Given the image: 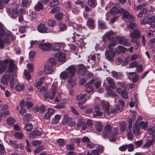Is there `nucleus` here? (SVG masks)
I'll return each mask as SVG.
<instances>
[{"label": "nucleus", "instance_id": "3c124183", "mask_svg": "<svg viewBox=\"0 0 155 155\" xmlns=\"http://www.w3.org/2000/svg\"><path fill=\"white\" fill-rule=\"evenodd\" d=\"M31 117V115L30 114H25L23 116L22 118L24 122L27 121L30 119Z\"/></svg>", "mask_w": 155, "mask_h": 155}, {"label": "nucleus", "instance_id": "e433bc0d", "mask_svg": "<svg viewBox=\"0 0 155 155\" xmlns=\"http://www.w3.org/2000/svg\"><path fill=\"white\" fill-rule=\"evenodd\" d=\"M45 79V78L44 77H42L39 79V80L37 82H36L35 85L36 87H40L42 83L43 82V81Z\"/></svg>", "mask_w": 155, "mask_h": 155}, {"label": "nucleus", "instance_id": "0eeeda50", "mask_svg": "<svg viewBox=\"0 0 155 155\" xmlns=\"http://www.w3.org/2000/svg\"><path fill=\"white\" fill-rule=\"evenodd\" d=\"M66 54L65 53L59 52L55 54L54 56L59 62H64L65 61Z\"/></svg>", "mask_w": 155, "mask_h": 155}, {"label": "nucleus", "instance_id": "f03ea898", "mask_svg": "<svg viewBox=\"0 0 155 155\" xmlns=\"http://www.w3.org/2000/svg\"><path fill=\"white\" fill-rule=\"evenodd\" d=\"M21 6L20 5H17L15 8H13L12 10L8 9L7 11L10 16L12 18H15L17 17L18 15V11H19L22 13L25 12L24 9L21 8Z\"/></svg>", "mask_w": 155, "mask_h": 155}, {"label": "nucleus", "instance_id": "8fccbe9b", "mask_svg": "<svg viewBox=\"0 0 155 155\" xmlns=\"http://www.w3.org/2000/svg\"><path fill=\"white\" fill-rule=\"evenodd\" d=\"M7 123L9 125H12L15 122V119L12 117H9L7 119Z\"/></svg>", "mask_w": 155, "mask_h": 155}, {"label": "nucleus", "instance_id": "c9c22d12", "mask_svg": "<svg viewBox=\"0 0 155 155\" xmlns=\"http://www.w3.org/2000/svg\"><path fill=\"white\" fill-rule=\"evenodd\" d=\"M154 141V139L153 138L151 140H147L145 144L142 146L143 147V148H149L151 145Z\"/></svg>", "mask_w": 155, "mask_h": 155}, {"label": "nucleus", "instance_id": "423d86ee", "mask_svg": "<svg viewBox=\"0 0 155 155\" xmlns=\"http://www.w3.org/2000/svg\"><path fill=\"white\" fill-rule=\"evenodd\" d=\"M17 69V66L15 64L14 61L12 59L10 60L8 68L6 71L9 72L11 74L16 71Z\"/></svg>", "mask_w": 155, "mask_h": 155}, {"label": "nucleus", "instance_id": "680f3d73", "mask_svg": "<svg viewBox=\"0 0 155 155\" xmlns=\"http://www.w3.org/2000/svg\"><path fill=\"white\" fill-rule=\"evenodd\" d=\"M127 27L128 28H130V29L133 30L136 27V25L135 23H134L133 21H131L130 22L128 25L127 26Z\"/></svg>", "mask_w": 155, "mask_h": 155}, {"label": "nucleus", "instance_id": "ea45409f", "mask_svg": "<svg viewBox=\"0 0 155 155\" xmlns=\"http://www.w3.org/2000/svg\"><path fill=\"white\" fill-rule=\"evenodd\" d=\"M33 126L29 123H27L25 125L24 129L27 131H30L33 129Z\"/></svg>", "mask_w": 155, "mask_h": 155}, {"label": "nucleus", "instance_id": "6e6d98bb", "mask_svg": "<svg viewBox=\"0 0 155 155\" xmlns=\"http://www.w3.org/2000/svg\"><path fill=\"white\" fill-rule=\"evenodd\" d=\"M71 141L72 143H76L78 144V145L79 146L81 142V139L80 138H73L71 139Z\"/></svg>", "mask_w": 155, "mask_h": 155}, {"label": "nucleus", "instance_id": "a211bd4d", "mask_svg": "<svg viewBox=\"0 0 155 155\" xmlns=\"http://www.w3.org/2000/svg\"><path fill=\"white\" fill-rule=\"evenodd\" d=\"M106 81L112 88L113 89H115L116 88L114 82V80L111 78H107L106 79Z\"/></svg>", "mask_w": 155, "mask_h": 155}, {"label": "nucleus", "instance_id": "7ed1b4c3", "mask_svg": "<svg viewBox=\"0 0 155 155\" xmlns=\"http://www.w3.org/2000/svg\"><path fill=\"white\" fill-rule=\"evenodd\" d=\"M11 76L12 75L10 73L6 71L1 78V82L5 85H7L11 78Z\"/></svg>", "mask_w": 155, "mask_h": 155}, {"label": "nucleus", "instance_id": "4c0bfd02", "mask_svg": "<svg viewBox=\"0 0 155 155\" xmlns=\"http://www.w3.org/2000/svg\"><path fill=\"white\" fill-rule=\"evenodd\" d=\"M87 3L90 7L93 8H95L97 5L96 0H88Z\"/></svg>", "mask_w": 155, "mask_h": 155}, {"label": "nucleus", "instance_id": "58836bf2", "mask_svg": "<svg viewBox=\"0 0 155 155\" xmlns=\"http://www.w3.org/2000/svg\"><path fill=\"white\" fill-rule=\"evenodd\" d=\"M98 25L99 27L102 29H104L107 28L106 24L105 23L103 22L101 20L98 21Z\"/></svg>", "mask_w": 155, "mask_h": 155}, {"label": "nucleus", "instance_id": "e2e57ef3", "mask_svg": "<svg viewBox=\"0 0 155 155\" xmlns=\"http://www.w3.org/2000/svg\"><path fill=\"white\" fill-rule=\"evenodd\" d=\"M41 144V141L38 140H34L33 141L31 142L32 145L34 147L38 146L40 145Z\"/></svg>", "mask_w": 155, "mask_h": 155}, {"label": "nucleus", "instance_id": "5701e85b", "mask_svg": "<svg viewBox=\"0 0 155 155\" xmlns=\"http://www.w3.org/2000/svg\"><path fill=\"white\" fill-rule=\"evenodd\" d=\"M78 72L82 75H84L86 72L87 69L86 67L83 64H80L78 66Z\"/></svg>", "mask_w": 155, "mask_h": 155}, {"label": "nucleus", "instance_id": "b1692460", "mask_svg": "<svg viewBox=\"0 0 155 155\" xmlns=\"http://www.w3.org/2000/svg\"><path fill=\"white\" fill-rule=\"evenodd\" d=\"M38 30L39 32L44 33L47 32L48 28L44 25L40 24L38 27Z\"/></svg>", "mask_w": 155, "mask_h": 155}, {"label": "nucleus", "instance_id": "4be33fe9", "mask_svg": "<svg viewBox=\"0 0 155 155\" xmlns=\"http://www.w3.org/2000/svg\"><path fill=\"white\" fill-rule=\"evenodd\" d=\"M45 108L43 105H42L40 107L38 106H35L33 108V110L34 112H39L41 113L45 112Z\"/></svg>", "mask_w": 155, "mask_h": 155}, {"label": "nucleus", "instance_id": "2eb2a0df", "mask_svg": "<svg viewBox=\"0 0 155 155\" xmlns=\"http://www.w3.org/2000/svg\"><path fill=\"white\" fill-rule=\"evenodd\" d=\"M104 150V147L102 146H100L95 149L92 150L91 153L93 155H99Z\"/></svg>", "mask_w": 155, "mask_h": 155}, {"label": "nucleus", "instance_id": "6e6552de", "mask_svg": "<svg viewBox=\"0 0 155 155\" xmlns=\"http://www.w3.org/2000/svg\"><path fill=\"white\" fill-rule=\"evenodd\" d=\"M8 144L16 149L20 148L21 149H23L24 147L21 143H17V141H13L10 140L8 141Z\"/></svg>", "mask_w": 155, "mask_h": 155}, {"label": "nucleus", "instance_id": "37998d69", "mask_svg": "<svg viewBox=\"0 0 155 155\" xmlns=\"http://www.w3.org/2000/svg\"><path fill=\"white\" fill-rule=\"evenodd\" d=\"M24 86L23 84H17L15 87V89L17 91H20L24 90Z\"/></svg>", "mask_w": 155, "mask_h": 155}, {"label": "nucleus", "instance_id": "c756f323", "mask_svg": "<svg viewBox=\"0 0 155 155\" xmlns=\"http://www.w3.org/2000/svg\"><path fill=\"white\" fill-rule=\"evenodd\" d=\"M55 95V94H53V93L51 91H50L49 92L45 94L44 97L46 99L49 98L51 100H52L54 98Z\"/></svg>", "mask_w": 155, "mask_h": 155}, {"label": "nucleus", "instance_id": "412c9836", "mask_svg": "<svg viewBox=\"0 0 155 155\" xmlns=\"http://www.w3.org/2000/svg\"><path fill=\"white\" fill-rule=\"evenodd\" d=\"M44 72L46 74H50L53 71V67L49 64L45 66Z\"/></svg>", "mask_w": 155, "mask_h": 155}, {"label": "nucleus", "instance_id": "7c9ffc66", "mask_svg": "<svg viewBox=\"0 0 155 155\" xmlns=\"http://www.w3.org/2000/svg\"><path fill=\"white\" fill-rule=\"evenodd\" d=\"M85 87H86V91L87 93L89 94H91L93 92L94 90V88L93 86L87 84Z\"/></svg>", "mask_w": 155, "mask_h": 155}, {"label": "nucleus", "instance_id": "4d7b16f0", "mask_svg": "<svg viewBox=\"0 0 155 155\" xmlns=\"http://www.w3.org/2000/svg\"><path fill=\"white\" fill-rule=\"evenodd\" d=\"M30 4V2L28 0H23L22 2V5L24 7H28Z\"/></svg>", "mask_w": 155, "mask_h": 155}, {"label": "nucleus", "instance_id": "de8ad7c7", "mask_svg": "<svg viewBox=\"0 0 155 155\" xmlns=\"http://www.w3.org/2000/svg\"><path fill=\"white\" fill-rule=\"evenodd\" d=\"M155 21V16H152L149 18L147 20V23L149 25H151Z\"/></svg>", "mask_w": 155, "mask_h": 155}, {"label": "nucleus", "instance_id": "ddd939ff", "mask_svg": "<svg viewBox=\"0 0 155 155\" xmlns=\"http://www.w3.org/2000/svg\"><path fill=\"white\" fill-rule=\"evenodd\" d=\"M66 70L70 75V78H72L75 76L76 69L74 65H71L69 66Z\"/></svg>", "mask_w": 155, "mask_h": 155}, {"label": "nucleus", "instance_id": "2f4dec72", "mask_svg": "<svg viewBox=\"0 0 155 155\" xmlns=\"http://www.w3.org/2000/svg\"><path fill=\"white\" fill-rule=\"evenodd\" d=\"M71 120V118L69 117L67 114H65L64 116V118L62 122L63 124H66L70 120Z\"/></svg>", "mask_w": 155, "mask_h": 155}, {"label": "nucleus", "instance_id": "9d476101", "mask_svg": "<svg viewBox=\"0 0 155 155\" xmlns=\"http://www.w3.org/2000/svg\"><path fill=\"white\" fill-rule=\"evenodd\" d=\"M65 46V44L62 42L55 43L54 44L52 48V50L54 51H58L61 48H63Z\"/></svg>", "mask_w": 155, "mask_h": 155}, {"label": "nucleus", "instance_id": "864d4df0", "mask_svg": "<svg viewBox=\"0 0 155 155\" xmlns=\"http://www.w3.org/2000/svg\"><path fill=\"white\" fill-rule=\"evenodd\" d=\"M47 23L49 26L53 27L55 25L56 21L54 20L51 19L48 20Z\"/></svg>", "mask_w": 155, "mask_h": 155}, {"label": "nucleus", "instance_id": "774afa93", "mask_svg": "<svg viewBox=\"0 0 155 155\" xmlns=\"http://www.w3.org/2000/svg\"><path fill=\"white\" fill-rule=\"evenodd\" d=\"M49 62L50 63V65L52 66L53 67L56 64V61L54 58H51L49 60Z\"/></svg>", "mask_w": 155, "mask_h": 155}, {"label": "nucleus", "instance_id": "cd10ccee", "mask_svg": "<svg viewBox=\"0 0 155 155\" xmlns=\"http://www.w3.org/2000/svg\"><path fill=\"white\" fill-rule=\"evenodd\" d=\"M114 33L112 31H108L106 33L104 37H106L108 40H112L113 39Z\"/></svg>", "mask_w": 155, "mask_h": 155}, {"label": "nucleus", "instance_id": "a18cd8bd", "mask_svg": "<svg viewBox=\"0 0 155 155\" xmlns=\"http://www.w3.org/2000/svg\"><path fill=\"white\" fill-rule=\"evenodd\" d=\"M43 8L42 4L40 2H38L34 7L35 10L37 11H39Z\"/></svg>", "mask_w": 155, "mask_h": 155}, {"label": "nucleus", "instance_id": "603ef678", "mask_svg": "<svg viewBox=\"0 0 155 155\" xmlns=\"http://www.w3.org/2000/svg\"><path fill=\"white\" fill-rule=\"evenodd\" d=\"M84 123V121L82 118H77V122L76 124L77 126L78 127H80Z\"/></svg>", "mask_w": 155, "mask_h": 155}, {"label": "nucleus", "instance_id": "f3484780", "mask_svg": "<svg viewBox=\"0 0 155 155\" xmlns=\"http://www.w3.org/2000/svg\"><path fill=\"white\" fill-rule=\"evenodd\" d=\"M133 132L136 136L140 134V131L138 123H135L134 124Z\"/></svg>", "mask_w": 155, "mask_h": 155}, {"label": "nucleus", "instance_id": "9b49d317", "mask_svg": "<svg viewBox=\"0 0 155 155\" xmlns=\"http://www.w3.org/2000/svg\"><path fill=\"white\" fill-rule=\"evenodd\" d=\"M105 58L110 61L113 60V58L115 56V52L110 50L106 51L105 52Z\"/></svg>", "mask_w": 155, "mask_h": 155}, {"label": "nucleus", "instance_id": "4468645a", "mask_svg": "<svg viewBox=\"0 0 155 155\" xmlns=\"http://www.w3.org/2000/svg\"><path fill=\"white\" fill-rule=\"evenodd\" d=\"M42 134V132L38 130H35L33 131L30 132L29 134V137L32 139L35 138L38 136H40Z\"/></svg>", "mask_w": 155, "mask_h": 155}, {"label": "nucleus", "instance_id": "0e129e2a", "mask_svg": "<svg viewBox=\"0 0 155 155\" xmlns=\"http://www.w3.org/2000/svg\"><path fill=\"white\" fill-rule=\"evenodd\" d=\"M24 74L27 80H29L30 79L31 75L28 71L25 70L24 71Z\"/></svg>", "mask_w": 155, "mask_h": 155}, {"label": "nucleus", "instance_id": "13d9d810", "mask_svg": "<svg viewBox=\"0 0 155 155\" xmlns=\"http://www.w3.org/2000/svg\"><path fill=\"white\" fill-rule=\"evenodd\" d=\"M71 25L74 29L80 31L82 28V27L80 25H78L77 24H76L75 23H73Z\"/></svg>", "mask_w": 155, "mask_h": 155}, {"label": "nucleus", "instance_id": "a19ab883", "mask_svg": "<svg viewBox=\"0 0 155 155\" xmlns=\"http://www.w3.org/2000/svg\"><path fill=\"white\" fill-rule=\"evenodd\" d=\"M148 122L147 121L144 122V121H141L139 123V125L140 127L143 129H146L147 127Z\"/></svg>", "mask_w": 155, "mask_h": 155}, {"label": "nucleus", "instance_id": "393cba45", "mask_svg": "<svg viewBox=\"0 0 155 155\" xmlns=\"http://www.w3.org/2000/svg\"><path fill=\"white\" fill-rule=\"evenodd\" d=\"M60 78L62 80H66L67 78H70V75L68 72L65 70L61 73L60 75Z\"/></svg>", "mask_w": 155, "mask_h": 155}, {"label": "nucleus", "instance_id": "49530a36", "mask_svg": "<svg viewBox=\"0 0 155 155\" xmlns=\"http://www.w3.org/2000/svg\"><path fill=\"white\" fill-rule=\"evenodd\" d=\"M44 149L43 146H40L35 148L34 150V153L37 154L42 151Z\"/></svg>", "mask_w": 155, "mask_h": 155}, {"label": "nucleus", "instance_id": "a878e982", "mask_svg": "<svg viewBox=\"0 0 155 155\" xmlns=\"http://www.w3.org/2000/svg\"><path fill=\"white\" fill-rule=\"evenodd\" d=\"M119 126L120 131L123 132L126 130L127 124L125 121H121L119 122Z\"/></svg>", "mask_w": 155, "mask_h": 155}, {"label": "nucleus", "instance_id": "dca6fc26", "mask_svg": "<svg viewBox=\"0 0 155 155\" xmlns=\"http://www.w3.org/2000/svg\"><path fill=\"white\" fill-rule=\"evenodd\" d=\"M86 25L91 29H93L95 26L94 20L92 18H89L87 21Z\"/></svg>", "mask_w": 155, "mask_h": 155}, {"label": "nucleus", "instance_id": "1a4fd4ad", "mask_svg": "<svg viewBox=\"0 0 155 155\" xmlns=\"http://www.w3.org/2000/svg\"><path fill=\"white\" fill-rule=\"evenodd\" d=\"M116 39L119 44H122L126 46H129L130 45V42H128V40L124 37L118 36Z\"/></svg>", "mask_w": 155, "mask_h": 155}, {"label": "nucleus", "instance_id": "c85d7f7f", "mask_svg": "<svg viewBox=\"0 0 155 155\" xmlns=\"http://www.w3.org/2000/svg\"><path fill=\"white\" fill-rule=\"evenodd\" d=\"M61 116L59 114H56L55 116L51 120V123L53 124H55L58 123L60 119L61 118Z\"/></svg>", "mask_w": 155, "mask_h": 155}, {"label": "nucleus", "instance_id": "bb28decb", "mask_svg": "<svg viewBox=\"0 0 155 155\" xmlns=\"http://www.w3.org/2000/svg\"><path fill=\"white\" fill-rule=\"evenodd\" d=\"M58 87V82H54L52 85L51 89L50 91L53 93V94H55L57 92Z\"/></svg>", "mask_w": 155, "mask_h": 155}, {"label": "nucleus", "instance_id": "f704fd0d", "mask_svg": "<svg viewBox=\"0 0 155 155\" xmlns=\"http://www.w3.org/2000/svg\"><path fill=\"white\" fill-rule=\"evenodd\" d=\"M111 112L113 113H116L118 111L120 112L119 105L117 104L114 106L111 109Z\"/></svg>", "mask_w": 155, "mask_h": 155}, {"label": "nucleus", "instance_id": "aec40b11", "mask_svg": "<svg viewBox=\"0 0 155 155\" xmlns=\"http://www.w3.org/2000/svg\"><path fill=\"white\" fill-rule=\"evenodd\" d=\"M112 77L116 80L121 79L122 77V75L120 72H117L114 71H111Z\"/></svg>", "mask_w": 155, "mask_h": 155}, {"label": "nucleus", "instance_id": "c03bdc74", "mask_svg": "<svg viewBox=\"0 0 155 155\" xmlns=\"http://www.w3.org/2000/svg\"><path fill=\"white\" fill-rule=\"evenodd\" d=\"M5 27L3 24L0 22V37H3L5 34V31L4 30Z\"/></svg>", "mask_w": 155, "mask_h": 155}, {"label": "nucleus", "instance_id": "338daca9", "mask_svg": "<svg viewBox=\"0 0 155 155\" xmlns=\"http://www.w3.org/2000/svg\"><path fill=\"white\" fill-rule=\"evenodd\" d=\"M6 68L5 65H3L2 64H0V75L5 71Z\"/></svg>", "mask_w": 155, "mask_h": 155}, {"label": "nucleus", "instance_id": "09e8293b", "mask_svg": "<svg viewBox=\"0 0 155 155\" xmlns=\"http://www.w3.org/2000/svg\"><path fill=\"white\" fill-rule=\"evenodd\" d=\"M15 138L18 139H21L24 137V135L21 132H16L14 134Z\"/></svg>", "mask_w": 155, "mask_h": 155}, {"label": "nucleus", "instance_id": "69168bd1", "mask_svg": "<svg viewBox=\"0 0 155 155\" xmlns=\"http://www.w3.org/2000/svg\"><path fill=\"white\" fill-rule=\"evenodd\" d=\"M86 94H79L76 96V99L77 100L80 101L83 99L86 96Z\"/></svg>", "mask_w": 155, "mask_h": 155}, {"label": "nucleus", "instance_id": "052dcab7", "mask_svg": "<svg viewBox=\"0 0 155 155\" xmlns=\"http://www.w3.org/2000/svg\"><path fill=\"white\" fill-rule=\"evenodd\" d=\"M95 113L93 114V117H97L98 116H101L103 114V112L100 110H97L94 111Z\"/></svg>", "mask_w": 155, "mask_h": 155}, {"label": "nucleus", "instance_id": "79ce46f5", "mask_svg": "<svg viewBox=\"0 0 155 155\" xmlns=\"http://www.w3.org/2000/svg\"><path fill=\"white\" fill-rule=\"evenodd\" d=\"M59 31H66L67 29V26L64 24L60 23L59 24Z\"/></svg>", "mask_w": 155, "mask_h": 155}, {"label": "nucleus", "instance_id": "39448f33", "mask_svg": "<svg viewBox=\"0 0 155 155\" xmlns=\"http://www.w3.org/2000/svg\"><path fill=\"white\" fill-rule=\"evenodd\" d=\"M130 36L131 39V41L134 43L136 42L137 39L140 38L139 31L137 29L134 30L133 32H131L130 35Z\"/></svg>", "mask_w": 155, "mask_h": 155}, {"label": "nucleus", "instance_id": "5fc2aeb1", "mask_svg": "<svg viewBox=\"0 0 155 155\" xmlns=\"http://www.w3.org/2000/svg\"><path fill=\"white\" fill-rule=\"evenodd\" d=\"M127 146L128 152H132L134 150V146L132 143L129 144H127Z\"/></svg>", "mask_w": 155, "mask_h": 155}, {"label": "nucleus", "instance_id": "f8f14e48", "mask_svg": "<svg viewBox=\"0 0 155 155\" xmlns=\"http://www.w3.org/2000/svg\"><path fill=\"white\" fill-rule=\"evenodd\" d=\"M52 45L49 43H40L39 45V48L44 51H47L51 49Z\"/></svg>", "mask_w": 155, "mask_h": 155}, {"label": "nucleus", "instance_id": "72a5a7b5", "mask_svg": "<svg viewBox=\"0 0 155 155\" xmlns=\"http://www.w3.org/2000/svg\"><path fill=\"white\" fill-rule=\"evenodd\" d=\"M111 41L110 42L108 45V48L110 50H112V48L115 46L117 44V41L114 39H112L111 40Z\"/></svg>", "mask_w": 155, "mask_h": 155}, {"label": "nucleus", "instance_id": "473e14b6", "mask_svg": "<svg viewBox=\"0 0 155 155\" xmlns=\"http://www.w3.org/2000/svg\"><path fill=\"white\" fill-rule=\"evenodd\" d=\"M95 127L97 132H100L102 130L103 126L101 123L98 122L95 124Z\"/></svg>", "mask_w": 155, "mask_h": 155}, {"label": "nucleus", "instance_id": "6ab92c4d", "mask_svg": "<svg viewBox=\"0 0 155 155\" xmlns=\"http://www.w3.org/2000/svg\"><path fill=\"white\" fill-rule=\"evenodd\" d=\"M123 17L132 20H134L135 19V18L134 16L131 14H130L129 12L126 11H124L123 12Z\"/></svg>", "mask_w": 155, "mask_h": 155}, {"label": "nucleus", "instance_id": "20e7f679", "mask_svg": "<svg viewBox=\"0 0 155 155\" xmlns=\"http://www.w3.org/2000/svg\"><path fill=\"white\" fill-rule=\"evenodd\" d=\"M100 105L101 106L104 114H107V115L110 114L109 109L110 104L108 102H105L104 101H101Z\"/></svg>", "mask_w": 155, "mask_h": 155}, {"label": "nucleus", "instance_id": "f257e3e1", "mask_svg": "<svg viewBox=\"0 0 155 155\" xmlns=\"http://www.w3.org/2000/svg\"><path fill=\"white\" fill-rule=\"evenodd\" d=\"M112 128L111 125L109 124L107 125L102 132V136L104 138H106L111 132L109 138L110 141H114L116 140V136L118 134V129L117 128H114L111 131Z\"/></svg>", "mask_w": 155, "mask_h": 155}, {"label": "nucleus", "instance_id": "bf43d9fd", "mask_svg": "<svg viewBox=\"0 0 155 155\" xmlns=\"http://www.w3.org/2000/svg\"><path fill=\"white\" fill-rule=\"evenodd\" d=\"M55 18L58 20H61L63 17V14L61 13H58L55 15Z\"/></svg>", "mask_w": 155, "mask_h": 155}]
</instances>
